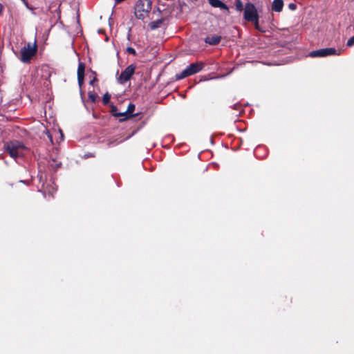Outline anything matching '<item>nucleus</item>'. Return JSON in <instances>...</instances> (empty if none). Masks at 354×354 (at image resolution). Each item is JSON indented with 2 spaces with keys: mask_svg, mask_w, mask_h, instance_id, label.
Masks as SVG:
<instances>
[{
  "mask_svg": "<svg viewBox=\"0 0 354 354\" xmlns=\"http://www.w3.org/2000/svg\"><path fill=\"white\" fill-rule=\"evenodd\" d=\"M110 112H111V115L115 118H119V117L124 118V112H118L117 106L114 104L111 105V111Z\"/></svg>",
  "mask_w": 354,
  "mask_h": 354,
  "instance_id": "nucleus-14",
  "label": "nucleus"
},
{
  "mask_svg": "<svg viewBox=\"0 0 354 354\" xmlns=\"http://www.w3.org/2000/svg\"><path fill=\"white\" fill-rule=\"evenodd\" d=\"M136 66L131 64L128 66L120 74L118 77V81L120 84H125L127 81L130 80L131 77L135 73Z\"/></svg>",
  "mask_w": 354,
  "mask_h": 354,
  "instance_id": "nucleus-7",
  "label": "nucleus"
},
{
  "mask_svg": "<svg viewBox=\"0 0 354 354\" xmlns=\"http://www.w3.org/2000/svg\"><path fill=\"white\" fill-rule=\"evenodd\" d=\"M42 77L48 80L52 74L53 69L48 65H44L41 66Z\"/></svg>",
  "mask_w": 354,
  "mask_h": 354,
  "instance_id": "nucleus-11",
  "label": "nucleus"
},
{
  "mask_svg": "<svg viewBox=\"0 0 354 354\" xmlns=\"http://www.w3.org/2000/svg\"><path fill=\"white\" fill-rule=\"evenodd\" d=\"M244 19L250 22L259 19V15L254 4L251 3H247L245 4L244 9Z\"/></svg>",
  "mask_w": 354,
  "mask_h": 354,
  "instance_id": "nucleus-6",
  "label": "nucleus"
},
{
  "mask_svg": "<svg viewBox=\"0 0 354 354\" xmlns=\"http://www.w3.org/2000/svg\"><path fill=\"white\" fill-rule=\"evenodd\" d=\"M21 1L24 3V4L25 5V6H26L28 9L31 10H33V8H32L31 6H30V5L28 4V3L27 0H21Z\"/></svg>",
  "mask_w": 354,
  "mask_h": 354,
  "instance_id": "nucleus-21",
  "label": "nucleus"
},
{
  "mask_svg": "<svg viewBox=\"0 0 354 354\" xmlns=\"http://www.w3.org/2000/svg\"><path fill=\"white\" fill-rule=\"evenodd\" d=\"M3 10V6L1 4H0V16L1 15Z\"/></svg>",
  "mask_w": 354,
  "mask_h": 354,
  "instance_id": "nucleus-25",
  "label": "nucleus"
},
{
  "mask_svg": "<svg viewBox=\"0 0 354 354\" xmlns=\"http://www.w3.org/2000/svg\"><path fill=\"white\" fill-rule=\"evenodd\" d=\"M283 7V0H274L272 4V10L277 12H280Z\"/></svg>",
  "mask_w": 354,
  "mask_h": 354,
  "instance_id": "nucleus-13",
  "label": "nucleus"
},
{
  "mask_svg": "<svg viewBox=\"0 0 354 354\" xmlns=\"http://www.w3.org/2000/svg\"><path fill=\"white\" fill-rule=\"evenodd\" d=\"M204 67L203 62H194L189 65L181 73L175 75L176 80H180L200 72Z\"/></svg>",
  "mask_w": 354,
  "mask_h": 354,
  "instance_id": "nucleus-3",
  "label": "nucleus"
},
{
  "mask_svg": "<svg viewBox=\"0 0 354 354\" xmlns=\"http://www.w3.org/2000/svg\"><path fill=\"white\" fill-rule=\"evenodd\" d=\"M135 104L133 103H129L127 107V109L124 111V118L119 119L120 122H124L128 119H130L135 116V115L133 114V112L135 110ZM138 114H136L137 115Z\"/></svg>",
  "mask_w": 354,
  "mask_h": 354,
  "instance_id": "nucleus-9",
  "label": "nucleus"
},
{
  "mask_svg": "<svg viewBox=\"0 0 354 354\" xmlns=\"http://www.w3.org/2000/svg\"><path fill=\"white\" fill-rule=\"evenodd\" d=\"M152 6L151 0H138L134 6V15L136 19L144 20L148 17Z\"/></svg>",
  "mask_w": 354,
  "mask_h": 354,
  "instance_id": "nucleus-1",
  "label": "nucleus"
},
{
  "mask_svg": "<svg viewBox=\"0 0 354 354\" xmlns=\"http://www.w3.org/2000/svg\"><path fill=\"white\" fill-rule=\"evenodd\" d=\"M48 137H49L50 140L52 141V136L49 134Z\"/></svg>",
  "mask_w": 354,
  "mask_h": 354,
  "instance_id": "nucleus-26",
  "label": "nucleus"
},
{
  "mask_svg": "<svg viewBox=\"0 0 354 354\" xmlns=\"http://www.w3.org/2000/svg\"><path fill=\"white\" fill-rule=\"evenodd\" d=\"M37 53V45L36 40L32 44L28 42L20 50L19 59L25 64L30 62L32 58L36 55Z\"/></svg>",
  "mask_w": 354,
  "mask_h": 354,
  "instance_id": "nucleus-2",
  "label": "nucleus"
},
{
  "mask_svg": "<svg viewBox=\"0 0 354 354\" xmlns=\"http://www.w3.org/2000/svg\"><path fill=\"white\" fill-rule=\"evenodd\" d=\"M237 106H238V105H237V104H235V105H234V109H237Z\"/></svg>",
  "mask_w": 354,
  "mask_h": 354,
  "instance_id": "nucleus-27",
  "label": "nucleus"
},
{
  "mask_svg": "<svg viewBox=\"0 0 354 354\" xmlns=\"http://www.w3.org/2000/svg\"><path fill=\"white\" fill-rule=\"evenodd\" d=\"M209 4L214 8H219L223 10H228V7L221 0H208Z\"/></svg>",
  "mask_w": 354,
  "mask_h": 354,
  "instance_id": "nucleus-12",
  "label": "nucleus"
},
{
  "mask_svg": "<svg viewBox=\"0 0 354 354\" xmlns=\"http://www.w3.org/2000/svg\"><path fill=\"white\" fill-rule=\"evenodd\" d=\"M88 98L91 102L95 103L97 101L98 96L94 91H88Z\"/></svg>",
  "mask_w": 354,
  "mask_h": 354,
  "instance_id": "nucleus-16",
  "label": "nucleus"
},
{
  "mask_svg": "<svg viewBox=\"0 0 354 354\" xmlns=\"http://www.w3.org/2000/svg\"><path fill=\"white\" fill-rule=\"evenodd\" d=\"M354 45V36L351 37L347 41L346 46L348 47H351Z\"/></svg>",
  "mask_w": 354,
  "mask_h": 354,
  "instance_id": "nucleus-20",
  "label": "nucleus"
},
{
  "mask_svg": "<svg viewBox=\"0 0 354 354\" xmlns=\"http://www.w3.org/2000/svg\"><path fill=\"white\" fill-rule=\"evenodd\" d=\"M20 182H21V183H26V182H25V181H24V180H20Z\"/></svg>",
  "mask_w": 354,
  "mask_h": 354,
  "instance_id": "nucleus-28",
  "label": "nucleus"
},
{
  "mask_svg": "<svg viewBox=\"0 0 354 354\" xmlns=\"http://www.w3.org/2000/svg\"><path fill=\"white\" fill-rule=\"evenodd\" d=\"M288 8L291 10H296L297 8V5L293 3H290L289 5H288Z\"/></svg>",
  "mask_w": 354,
  "mask_h": 354,
  "instance_id": "nucleus-22",
  "label": "nucleus"
},
{
  "mask_svg": "<svg viewBox=\"0 0 354 354\" xmlns=\"http://www.w3.org/2000/svg\"><path fill=\"white\" fill-rule=\"evenodd\" d=\"M252 23H254V27L257 30H258L259 31L261 32H266V30H264L263 28H262L259 24V19H257V21H251Z\"/></svg>",
  "mask_w": 354,
  "mask_h": 354,
  "instance_id": "nucleus-18",
  "label": "nucleus"
},
{
  "mask_svg": "<svg viewBox=\"0 0 354 354\" xmlns=\"http://www.w3.org/2000/svg\"><path fill=\"white\" fill-rule=\"evenodd\" d=\"M127 52L129 54H131L133 55H136V50L132 47H127Z\"/></svg>",
  "mask_w": 354,
  "mask_h": 354,
  "instance_id": "nucleus-19",
  "label": "nucleus"
},
{
  "mask_svg": "<svg viewBox=\"0 0 354 354\" xmlns=\"http://www.w3.org/2000/svg\"><path fill=\"white\" fill-rule=\"evenodd\" d=\"M162 21H163V19H158L156 21H152L149 24V26H150L151 30L156 29V28H159L160 26V25L162 24Z\"/></svg>",
  "mask_w": 354,
  "mask_h": 354,
  "instance_id": "nucleus-15",
  "label": "nucleus"
},
{
  "mask_svg": "<svg viewBox=\"0 0 354 354\" xmlns=\"http://www.w3.org/2000/svg\"><path fill=\"white\" fill-rule=\"evenodd\" d=\"M341 54L340 50H337L335 48H322L316 50L311 51L309 55L311 57H327L330 55H339Z\"/></svg>",
  "mask_w": 354,
  "mask_h": 354,
  "instance_id": "nucleus-5",
  "label": "nucleus"
},
{
  "mask_svg": "<svg viewBox=\"0 0 354 354\" xmlns=\"http://www.w3.org/2000/svg\"><path fill=\"white\" fill-rule=\"evenodd\" d=\"M97 81V77H94L93 79L90 81L89 84L90 85H93L94 82H95Z\"/></svg>",
  "mask_w": 354,
  "mask_h": 354,
  "instance_id": "nucleus-24",
  "label": "nucleus"
},
{
  "mask_svg": "<svg viewBox=\"0 0 354 354\" xmlns=\"http://www.w3.org/2000/svg\"><path fill=\"white\" fill-rule=\"evenodd\" d=\"M85 64L80 62L77 68V81L80 87H82L84 82Z\"/></svg>",
  "mask_w": 354,
  "mask_h": 354,
  "instance_id": "nucleus-8",
  "label": "nucleus"
},
{
  "mask_svg": "<svg viewBox=\"0 0 354 354\" xmlns=\"http://www.w3.org/2000/svg\"><path fill=\"white\" fill-rule=\"evenodd\" d=\"M110 99L111 95L108 92H106L102 97V103L104 104V105H107L110 102Z\"/></svg>",
  "mask_w": 354,
  "mask_h": 354,
  "instance_id": "nucleus-17",
  "label": "nucleus"
},
{
  "mask_svg": "<svg viewBox=\"0 0 354 354\" xmlns=\"http://www.w3.org/2000/svg\"><path fill=\"white\" fill-rule=\"evenodd\" d=\"M24 146L17 141H11L6 145V150L12 158H17L23 155Z\"/></svg>",
  "mask_w": 354,
  "mask_h": 354,
  "instance_id": "nucleus-4",
  "label": "nucleus"
},
{
  "mask_svg": "<svg viewBox=\"0 0 354 354\" xmlns=\"http://www.w3.org/2000/svg\"><path fill=\"white\" fill-rule=\"evenodd\" d=\"M221 36L214 35L207 36V37H205V42L209 45L214 46V45L218 44L219 42L221 41Z\"/></svg>",
  "mask_w": 354,
  "mask_h": 354,
  "instance_id": "nucleus-10",
  "label": "nucleus"
},
{
  "mask_svg": "<svg viewBox=\"0 0 354 354\" xmlns=\"http://www.w3.org/2000/svg\"><path fill=\"white\" fill-rule=\"evenodd\" d=\"M236 8L239 10H241L242 9V3L241 1H239L236 4Z\"/></svg>",
  "mask_w": 354,
  "mask_h": 354,
  "instance_id": "nucleus-23",
  "label": "nucleus"
}]
</instances>
